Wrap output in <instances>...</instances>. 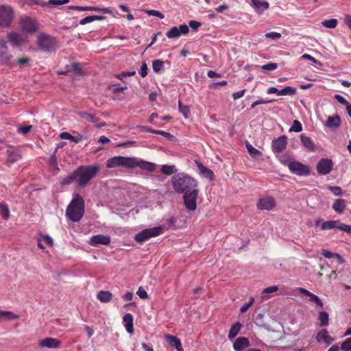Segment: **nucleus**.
I'll return each instance as SVG.
<instances>
[{
    "mask_svg": "<svg viewBox=\"0 0 351 351\" xmlns=\"http://www.w3.org/2000/svg\"><path fill=\"white\" fill-rule=\"evenodd\" d=\"M332 208L336 213H342L346 208V201L344 199H337L334 202Z\"/></svg>",
    "mask_w": 351,
    "mask_h": 351,
    "instance_id": "25",
    "label": "nucleus"
},
{
    "mask_svg": "<svg viewBox=\"0 0 351 351\" xmlns=\"http://www.w3.org/2000/svg\"><path fill=\"white\" fill-rule=\"evenodd\" d=\"M145 12L149 16H157L160 19H164V17H165V15L162 12H160L158 10H146Z\"/></svg>",
    "mask_w": 351,
    "mask_h": 351,
    "instance_id": "51",
    "label": "nucleus"
},
{
    "mask_svg": "<svg viewBox=\"0 0 351 351\" xmlns=\"http://www.w3.org/2000/svg\"><path fill=\"white\" fill-rule=\"evenodd\" d=\"M55 39L46 34H40L38 38L39 47L45 51H50L55 47Z\"/></svg>",
    "mask_w": 351,
    "mask_h": 351,
    "instance_id": "9",
    "label": "nucleus"
},
{
    "mask_svg": "<svg viewBox=\"0 0 351 351\" xmlns=\"http://www.w3.org/2000/svg\"><path fill=\"white\" fill-rule=\"evenodd\" d=\"M300 139L303 146L309 151H314L315 146L312 139L304 134L300 135Z\"/></svg>",
    "mask_w": 351,
    "mask_h": 351,
    "instance_id": "27",
    "label": "nucleus"
},
{
    "mask_svg": "<svg viewBox=\"0 0 351 351\" xmlns=\"http://www.w3.org/2000/svg\"><path fill=\"white\" fill-rule=\"evenodd\" d=\"M328 189L336 196L341 195L342 193L341 188L338 186H330L328 187Z\"/></svg>",
    "mask_w": 351,
    "mask_h": 351,
    "instance_id": "53",
    "label": "nucleus"
},
{
    "mask_svg": "<svg viewBox=\"0 0 351 351\" xmlns=\"http://www.w3.org/2000/svg\"><path fill=\"white\" fill-rule=\"evenodd\" d=\"M278 290V287L277 286H270L266 289H265L263 291V293H274L276 291H277Z\"/></svg>",
    "mask_w": 351,
    "mask_h": 351,
    "instance_id": "62",
    "label": "nucleus"
},
{
    "mask_svg": "<svg viewBox=\"0 0 351 351\" xmlns=\"http://www.w3.org/2000/svg\"><path fill=\"white\" fill-rule=\"evenodd\" d=\"M71 70L75 72L79 75H82L83 74V70L80 66V64L77 63H73L71 65Z\"/></svg>",
    "mask_w": 351,
    "mask_h": 351,
    "instance_id": "54",
    "label": "nucleus"
},
{
    "mask_svg": "<svg viewBox=\"0 0 351 351\" xmlns=\"http://www.w3.org/2000/svg\"><path fill=\"white\" fill-rule=\"evenodd\" d=\"M123 322L126 331L128 333H133V316L131 313H126L123 317Z\"/></svg>",
    "mask_w": 351,
    "mask_h": 351,
    "instance_id": "24",
    "label": "nucleus"
},
{
    "mask_svg": "<svg viewBox=\"0 0 351 351\" xmlns=\"http://www.w3.org/2000/svg\"><path fill=\"white\" fill-rule=\"evenodd\" d=\"M287 145V137L286 135H282L272 141V150L275 153H280L286 148Z\"/></svg>",
    "mask_w": 351,
    "mask_h": 351,
    "instance_id": "14",
    "label": "nucleus"
},
{
    "mask_svg": "<svg viewBox=\"0 0 351 351\" xmlns=\"http://www.w3.org/2000/svg\"><path fill=\"white\" fill-rule=\"evenodd\" d=\"M265 36L267 38H271V39H273V40H276V39H278L281 37V34L280 33H278V32H269V33H267L265 34Z\"/></svg>",
    "mask_w": 351,
    "mask_h": 351,
    "instance_id": "59",
    "label": "nucleus"
},
{
    "mask_svg": "<svg viewBox=\"0 0 351 351\" xmlns=\"http://www.w3.org/2000/svg\"><path fill=\"white\" fill-rule=\"evenodd\" d=\"M341 350L343 351H351V337L347 338L342 342Z\"/></svg>",
    "mask_w": 351,
    "mask_h": 351,
    "instance_id": "47",
    "label": "nucleus"
},
{
    "mask_svg": "<svg viewBox=\"0 0 351 351\" xmlns=\"http://www.w3.org/2000/svg\"><path fill=\"white\" fill-rule=\"evenodd\" d=\"M86 11H95V12L101 11L106 14H111L112 13L111 10L108 8H100L95 7V6H86Z\"/></svg>",
    "mask_w": 351,
    "mask_h": 351,
    "instance_id": "43",
    "label": "nucleus"
},
{
    "mask_svg": "<svg viewBox=\"0 0 351 351\" xmlns=\"http://www.w3.org/2000/svg\"><path fill=\"white\" fill-rule=\"evenodd\" d=\"M99 171V167L97 165L80 166L76 169L77 174V184L80 186H86Z\"/></svg>",
    "mask_w": 351,
    "mask_h": 351,
    "instance_id": "3",
    "label": "nucleus"
},
{
    "mask_svg": "<svg viewBox=\"0 0 351 351\" xmlns=\"http://www.w3.org/2000/svg\"><path fill=\"white\" fill-rule=\"evenodd\" d=\"M245 93V89L235 92L232 94V97L234 100L241 98Z\"/></svg>",
    "mask_w": 351,
    "mask_h": 351,
    "instance_id": "64",
    "label": "nucleus"
},
{
    "mask_svg": "<svg viewBox=\"0 0 351 351\" xmlns=\"http://www.w3.org/2000/svg\"><path fill=\"white\" fill-rule=\"evenodd\" d=\"M322 254L326 258H336L337 259H341V256L338 253H333L327 250H322Z\"/></svg>",
    "mask_w": 351,
    "mask_h": 351,
    "instance_id": "40",
    "label": "nucleus"
},
{
    "mask_svg": "<svg viewBox=\"0 0 351 351\" xmlns=\"http://www.w3.org/2000/svg\"><path fill=\"white\" fill-rule=\"evenodd\" d=\"M97 299L103 303H108L112 299V293L108 291H100L97 295Z\"/></svg>",
    "mask_w": 351,
    "mask_h": 351,
    "instance_id": "26",
    "label": "nucleus"
},
{
    "mask_svg": "<svg viewBox=\"0 0 351 351\" xmlns=\"http://www.w3.org/2000/svg\"><path fill=\"white\" fill-rule=\"evenodd\" d=\"M333 228H337L348 234H351V226L340 223L339 220L327 221L322 223L321 225V229L322 230H331Z\"/></svg>",
    "mask_w": 351,
    "mask_h": 351,
    "instance_id": "8",
    "label": "nucleus"
},
{
    "mask_svg": "<svg viewBox=\"0 0 351 351\" xmlns=\"http://www.w3.org/2000/svg\"><path fill=\"white\" fill-rule=\"evenodd\" d=\"M241 328V324L240 322H237L233 324L228 332V338L229 339H234L239 332Z\"/></svg>",
    "mask_w": 351,
    "mask_h": 351,
    "instance_id": "31",
    "label": "nucleus"
},
{
    "mask_svg": "<svg viewBox=\"0 0 351 351\" xmlns=\"http://www.w3.org/2000/svg\"><path fill=\"white\" fill-rule=\"evenodd\" d=\"M153 70L156 73H158L164 67V62L160 60H155L152 62Z\"/></svg>",
    "mask_w": 351,
    "mask_h": 351,
    "instance_id": "41",
    "label": "nucleus"
},
{
    "mask_svg": "<svg viewBox=\"0 0 351 351\" xmlns=\"http://www.w3.org/2000/svg\"><path fill=\"white\" fill-rule=\"evenodd\" d=\"M316 340L317 342L324 341L327 345L331 344L333 341V339L328 335V332L326 329H322L317 333Z\"/></svg>",
    "mask_w": 351,
    "mask_h": 351,
    "instance_id": "23",
    "label": "nucleus"
},
{
    "mask_svg": "<svg viewBox=\"0 0 351 351\" xmlns=\"http://www.w3.org/2000/svg\"><path fill=\"white\" fill-rule=\"evenodd\" d=\"M278 67V64L274 62H269L266 64H264L261 66L262 69L265 71H274Z\"/></svg>",
    "mask_w": 351,
    "mask_h": 351,
    "instance_id": "52",
    "label": "nucleus"
},
{
    "mask_svg": "<svg viewBox=\"0 0 351 351\" xmlns=\"http://www.w3.org/2000/svg\"><path fill=\"white\" fill-rule=\"evenodd\" d=\"M166 36L169 38H178L180 36L178 27L176 26L171 27L168 32H167Z\"/></svg>",
    "mask_w": 351,
    "mask_h": 351,
    "instance_id": "38",
    "label": "nucleus"
},
{
    "mask_svg": "<svg viewBox=\"0 0 351 351\" xmlns=\"http://www.w3.org/2000/svg\"><path fill=\"white\" fill-rule=\"evenodd\" d=\"M250 346V341L247 337H240L236 339L233 344L235 351H243L244 348Z\"/></svg>",
    "mask_w": 351,
    "mask_h": 351,
    "instance_id": "21",
    "label": "nucleus"
},
{
    "mask_svg": "<svg viewBox=\"0 0 351 351\" xmlns=\"http://www.w3.org/2000/svg\"><path fill=\"white\" fill-rule=\"evenodd\" d=\"M132 157H125L121 156H114L109 158L106 162V167L116 168L122 167L126 169H132Z\"/></svg>",
    "mask_w": 351,
    "mask_h": 351,
    "instance_id": "5",
    "label": "nucleus"
},
{
    "mask_svg": "<svg viewBox=\"0 0 351 351\" xmlns=\"http://www.w3.org/2000/svg\"><path fill=\"white\" fill-rule=\"evenodd\" d=\"M319 320L320 326H326L328 324V314L326 311L319 313Z\"/></svg>",
    "mask_w": 351,
    "mask_h": 351,
    "instance_id": "36",
    "label": "nucleus"
},
{
    "mask_svg": "<svg viewBox=\"0 0 351 351\" xmlns=\"http://www.w3.org/2000/svg\"><path fill=\"white\" fill-rule=\"evenodd\" d=\"M172 184L178 193L183 194L186 208L190 211L195 210L199 194L197 180L186 173H179L172 177Z\"/></svg>",
    "mask_w": 351,
    "mask_h": 351,
    "instance_id": "1",
    "label": "nucleus"
},
{
    "mask_svg": "<svg viewBox=\"0 0 351 351\" xmlns=\"http://www.w3.org/2000/svg\"><path fill=\"white\" fill-rule=\"evenodd\" d=\"M137 295L139 296L141 299H146L148 298V294L147 291L143 289L142 287H139L137 292Z\"/></svg>",
    "mask_w": 351,
    "mask_h": 351,
    "instance_id": "58",
    "label": "nucleus"
},
{
    "mask_svg": "<svg viewBox=\"0 0 351 351\" xmlns=\"http://www.w3.org/2000/svg\"><path fill=\"white\" fill-rule=\"evenodd\" d=\"M179 111L186 118L189 112V108L188 106L182 105L180 101H178Z\"/></svg>",
    "mask_w": 351,
    "mask_h": 351,
    "instance_id": "48",
    "label": "nucleus"
},
{
    "mask_svg": "<svg viewBox=\"0 0 351 351\" xmlns=\"http://www.w3.org/2000/svg\"><path fill=\"white\" fill-rule=\"evenodd\" d=\"M246 148H247L249 154L252 156H253V157H256V156H260L261 154V152L259 150H258L257 149L254 147L249 143H246Z\"/></svg>",
    "mask_w": 351,
    "mask_h": 351,
    "instance_id": "44",
    "label": "nucleus"
},
{
    "mask_svg": "<svg viewBox=\"0 0 351 351\" xmlns=\"http://www.w3.org/2000/svg\"><path fill=\"white\" fill-rule=\"evenodd\" d=\"M5 317L9 319H14L18 318V315L14 314L11 311H0V318Z\"/></svg>",
    "mask_w": 351,
    "mask_h": 351,
    "instance_id": "46",
    "label": "nucleus"
},
{
    "mask_svg": "<svg viewBox=\"0 0 351 351\" xmlns=\"http://www.w3.org/2000/svg\"><path fill=\"white\" fill-rule=\"evenodd\" d=\"M335 99H337V101L342 105L347 106L348 104V101L340 95H335Z\"/></svg>",
    "mask_w": 351,
    "mask_h": 351,
    "instance_id": "61",
    "label": "nucleus"
},
{
    "mask_svg": "<svg viewBox=\"0 0 351 351\" xmlns=\"http://www.w3.org/2000/svg\"><path fill=\"white\" fill-rule=\"evenodd\" d=\"M337 20L336 19H331L330 20H325L322 22L323 26L326 28L334 29L337 25Z\"/></svg>",
    "mask_w": 351,
    "mask_h": 351,
    "instance_id": "39",
    "label": "nucleus"
},
{
    "mask_svg": "<svg viewBox=\"0 0 351 351\" xmlns=\"http://www.w3.org/2000/svg\"><path fill=\"white\" fill-rule=\"evenodd\" d=\"M7 154L8 158L6 162L8 165H13L21 158V152L16 148L9 147L7 150Z\"/></svg>",
    "mask_w": 351,
    "mask_h": 351,
    "instance_id": "17",
    "label": "nucleus"
},
{
    "mask_svg": "<svg viewBox=\"0 0 351 351\" xmlns=\"http://www.w3.org/2000/svg\"><path fill=\"white\" fill-rule=\"evenodd\" d=\"M61 341L53 337H46L39 341L40 348H58L60 347Z\"/></svg>",
    "mask_w": 351,
    "mask_h": 351,
    "instance_id": "16",
    "label": "nucleus"
},
{
    "mask_svg": "<svg viewBox=\"0 0 351 351\" xmlns=\"http://www.w3.org/2000/svg\"><path fill=\"white\" fill-rule=\"evenodd\" d=\"M14 16V12L9 5L0 6V26L8 27L11 25Z\"/></svg>",
    "mask_w": 351,
    "mask_h": 351,
    "instance_id": "6",
    "label": "nucleus"
},
{
    "mask_svg": "<svg viewBox=\"0 0 351 351\" xmlns=\"http://www.w3.org/2000/svg\"><path fill=\"white\" fill-rule=\"evenodd\" d=\"M13 56L8 53L6 42L1 39L0 40V64L2 65H9Z\"/></svg>",
    "mask_w": 351,
    "mask_h": 351,
    "instance_id": "11",
    "label": "nucleus"
},
{
    "mask_svg": "<svg viewBox=\"0 0 351 351\" xmlns=\"http://www.w3.org/2000/svg\"><path fill=\"white\" fill-rule=\"evenodd\" d=\"M165 340L178 351H184L180 340L176 336L171 335H166L165 337Z\"/></svg>",
    "mask_w": 351,
    "mask_h": 351,
    "instance_id": "22",
    "label": "nucleus"
},
{
    "mask_svg": "<svg viewBox=\"0 0 351 351\" xmlns=\"http://www.w3.org/2000/svg\"><path fill=\"white\" fill-rule=\"evenodd\" d=\"M162 231V228L161 226L144 229L135 235L134 240L138 243H142L152 237L160 235Z\"/></svg>",
    "mask_w": 351,
    "mask_h": 351,
    "instance_id": "4",
    "label": "nucleus"
},
{
    "mask_svg": "<svg viewBox=\"0 0 351 351\" xmlns=\"http://www.w3.org/2000/svg\"><path fill=\"white\" fill-rule=\"evenodd\" d=\"M139 74L142 77H145L147 75V65L144 61L140 68Z\"/></svg>",
    "mask_w": 351,
    "mask_h": 351,
    "instance_id": "56",
    "label": "nucleus"
},
{
    "mask_svg": "<svg viewBox=\"0 0 351 351\" xmlns=\"http://www.w3.org/2000/svg\"><path fill=\"white\" fill-rule=\"evenodd\" d=\"M276 206V202L272 197L266 196L260 198L257 203V208L260 210H271Z\"/></svg>",
    "mask_w": 351,
    "mask_h": 351,
    "instance_id": "13",
    "label": "nucleus"
},
{
    "mask_svg": "<svg viewBox=\"0 0 351 351\" xmlns=\"http://www.w3.org/2000/svg\"><path fill=\"white\" fill-rule=\"evenodd\" d=\"M78 115L81 118L84 119L86 121L95 124L99 128H101L105 125V123L101 122L100 119L93 114H89L86 112L83 111L78 112Z\"/></svg>",
    "mask_w": 351,
    "mask_h": 351,
    "instance_id": "18",
    "label": "nucleus"
},
{
    "mask_svg": "<svg viewBox=\"0 0 351 351\" xmlns=\"http://www.w3.org/2000/svg\"><path fill=\"white\" fill-rule=\"evenodd\" d=\"M30 62V58L28 57H23L18 59V64L20 66H27Z\"/></svg>",
    "mask_w": 351,
    "mask_h": 351,
    "instance_id": "57",
    "label": "nucleus"
},
{
    "mask_svg": "<svg viewBox=\"0 0 351 351\" xmlns=\"http://www.w3.org/2000/svg\"><path fill=\"white\" fill-rule=\"evenodd\" d=\"M21 27L23 32L32 33L37 31V23L34 19L25 18L21 20Z\"/></svg>",
    "mask_w": 351,
    "mask_h": 351,
    "instance_id": "15",
    "label": "nucleus"
},
{
    "mask_svg": "<svg viewBox=\"0 0 351 351\" xmlns=\"http://www.w3.org/2000/svg\"><path fill=\"white\" fill-rule=\"evenodd\" d=\"M287 167L293 174L299 176H306L310 174V169L308 166L298 161H290L287 164Z\"/></svg>",
    "mask_w": 351,
    "mask_h": 351,
    "instance_id": "7",
    "label": "nucleus"
},
{
    "mask_svg": "<svg viewBox=\"0 0 351 351\" xmlns=\"http://www.w3.org/2000/svg\"><path fill=\"white\" fill-rule=\"evenodd\" d=\"M226 84H227V82L226 80H223V81L219 82H215V83L210 84V86H209V88L210 89H216L219 86H226Z\"/></svg>",
    "mask_w": 351,
    "mask_h": 351,
    "instance_id": "60",
    "label": "nucleus"
},
{
    "mask_svg": "<svg viewBox=\"0 0 351 351\" xmlns=\"http://www.w3.org/2000/svg\"><path fill=\"white\" fill-rule=\"evenodd\" d=\"M251 5L254 7L256 12L258 14H261L263 12L267 10L269 7V4L267 1L262 0H252Z\"/></svg>",
    "mask_w": 351,
    "mask_h": 351,
    "instance_id": "20",
    "label": "nucleus"
},
{
    "mask_svg": "<svg viewBox=\"0 0 351 351\" xmlns=\"http://www.w3.org/2000/svg\"><path fill=\"white\" fill-rule=\"evenodd\" d=\"M135 167H139L141 169L148 172H154L156 169V165L151 162L132 157V169Z\"/></svg>",
    "mask_w": 351,
    "mask_h": 351,
    "instance_id": "10",
    "label": "nucleus"
},
{
    "mask_svg": "<svg viewBox=\"0 0 351 351\" xmlns=\"http://www.w3.org/2000/svg\"><path fill=\"white\" fill-rule=\"evenodd\" d=\"M295 93H296L295 88H294L291 86H285L284 88L279 90V95H293Z\"/></svg>",
    "mask_w": 351,
    "mask_h": 351,
    "instance_id": "37",
    "label": "nucleus"
},
{
    "mask_svg": "<svg viewBox=\"0 0 351 351\" xmlns=\"http://www.w3.org/2000/svg\"><path fill=\"white\" fill-rule=\"evenodd\" d=\"M276 101V99H271V100H265L263 99H258L252 103V104L251 105V108H254L256 106L260 105V104H266L268 103H273Z\"/></svg>",
    "mask_w": 351,
    "mask_h": 351,
    "instance_id": "50",
    "label": "nucleus"
},
{
    "mask_svg": "<svg viewBox=\"0 0 351 351\" xmlns=\"http://www.w3.org/2000/svg\"><path fill=\"white\" fill-rule=\"evenodd\" d=\"M0 215L5 220H8L10 218V210L8 204L5 202H0Z\"/></svg>",
    "mask_w": 351,
    "mask_h": 351,
    "instance_id": "33",
    "label": "nucleus"
},
{
    "mask_svg": "<svg viewBox=\"0 0 351 351\" xmlns=\"http://www.w3.org/2000/svg\"><path fill=\"white\" fill-rule=\"evenodd\" d=\"M333 167L332 160L328 158H322L317 165V171L320 175L328 174Z\"/></svg>",
    "mask_w": 351,
    "mask_h": 351,
    "instance_id": "12",
    "label": "nucleus"
},
{
    "mask_svg": "<svg viewBox=\"0 0 351 351\" xmlns=\"http://www.w3.org/2000/svg\"><path fill=\"white\" fill-rule=\"evenodd\" d=\"M84 213V201L82 196L75 194L68 206L66 215L73 221H79Z\"/></svg>",
    "mask_w": 351,
    "mask_h": 351,
    "instance_id": "2",
    "label": "nucleus"
},
{
    "mask_svg": "<svg viewBox=\"0 0 351 351\" xmlns=\"http://www.w3.org/2000/svg\"><path fill=\"white\" fill-rule=\"evenodd\" d=\"M308 297H309V300L311 302H313L316 303L321 308L323 307L324 304L317 295L311 293Z\"/></svg>",
    "mask_w": 351,
    "mask_h": 351,
    "instance_id": "49",
    "label": "nucleus"
},
{
    "mask_svg": "<svg viewBox=\"0 0 351 351\" xmlns=\"http://www.w3.org/2000/svg\"><path fill=\"white\" fill-rule=\"evenodd\" d=\"M106 19L104 16L91 15L86 16L80 21V24L84 25L86 23H91L94 21H103Z\"/></svg>",
    "mask_w": 351,
    "mask_h": 351,
    "instance_id": "30",
    "label": "nucleus"
},
{
    "mask_svg": "<svg viewBox=\"0 0 351 351\" xmlns=\"http://www.w3.org/2000/svg\"><path fill=\"white\" fill-rule=\"evenodd\" d=\"M69 0H49L47 5H62L69 2Z\"/></svg>",
    "mask_w": 351,
    "mask_h": 351,
    "instance_id": "55",
    "label": "nucleus"
},
{
    "mask_svg": "<svg viewBox=\"0 0 351 351\" xmlns=\"http://www.w3.org/2000/svg\"><path fill=\"white\" fill-rule=\"evenodd\" d=\"M180 35L188 34L189 29L186 25H180L178 27Z\"/></svg>",
    "mask_w": 351,
    "mask_h": 351,
    "instance_id": "63",
    "label": "nucleus"
},
{
    "mask_svg": "<svg viewBox=\"0 0 351 351\" xmlns=\"http://www.w3.org/2000/svg\"><path fill=\"white\" fill-rule=\"evenodd\" d=\"M302 130V123L298 120H294L292 126L289 129V132H300Z\"/></svg>",
    "mask_w": 351,
    "mask_h": 351,
    "instance_id": "45",
    "label": "nucleus"
},
{
    "mask_svg": "<svg viewBox=\"0 0 351 351\" xmlns=\"http://www.w3.org/2000/svg\"><path fill=\"white\" fill-rule=\"evenodd\" d=\"M341 123L340 117L338 115L328 117L326 125L329 128H338Z\"/></svg>",
    "mask_w": 351,
    "mask_h": 351,
    "instance_id": "29",
    "label": "nucleus"
},
{
    "mask_svg": "<svg viewBox=\"0 0 351 351\" xmlns=\"http://www.w3.org/2000/svg\"><path fill=\"white\" fill-rule=\"evenodd\" d=\"M110 243V238L109 236L97 234L91 237L89 243L93 246H98L99 245H108Z\"/></svg>",
    "mask_w": 351,
    "mask_h": 351,
    "instance_id": "19",
    "label": "nucleus"
},
{
    "mask_svg": "<svg viewBox=\"0 0 351 351\" xmlns=\"http://www.w3.org/2000/svg\"><path fill=\"white\" fill-rule=\"evenodd\" d=\"M198 169L199 170L200 173L206 178H209L210 180H213L214 178V173L213 171L207 168L206 167L204 166L201 163L197 164Z\"/></svg>",
    "mask_w": 351,
    "mask_h": 351,
    "instance_id": "28",
    "label": "nucleus"
},
{
    "mask_svg": "<svg viewBox=\"0 0 351 351\" xmlns=\"http://www.w3.org/2000/svg\"><path fill=\"white\" fill-rule=\"evenodd\" d=\"M77 178V174L76 173V170L71 173L70 175L65 177L62 180V184H69L72 183Z\"/></svg>",
    "mask_w": 351,
    "mask_h": 351,
    "instance_id": "42",
    "label": "nucleus"
},
{
    "mask_svg": "<svg viewBox=\"0 0 351 351\" xmlns=\"http://www.w3.org/2000/svg\"><path fill=\"white\" fill-rule=\"evenodd\" d=\"M60 136L62 139L70 140L75 143H78L81 141V137L74 136L67 132L61 133Z\"/></svg>",
    "mask_w": 351,
    "mask_h": 351,
    "instance_id": "34",
    "label": "nucleus"
},
{
    "mask_svg": "<svg viewBox=\"0 0 351 351\" xmlns=\"http://www.w3.org/2000/svg\"><path fill=\"white\" fill-rule=\"evenodd\" d=\"M176 171V167L174 165H164L161 167V172L165 175H172Z\"/></svg>",
    "mask_w": 351,
    "mask_h": 351,
    "instance_id": "35",
    "label": "nucleus"
},
{
    "mask_svg": "<svg viewBox=\"0 0 351 351\" xmlns=\"http://www.w3.org/2000/svg\"><path fill=\"white\" fill-rule=\"evenodd\" d=\"M8 37L9 41L14 45H19L23 42L21 36L16 32L10 33Z\"/></svg>",
    "mask_w": 351,
    "mask_h": 351,
    "instance_id": "32",
    "label": "nucleus"
}]
</instances>
